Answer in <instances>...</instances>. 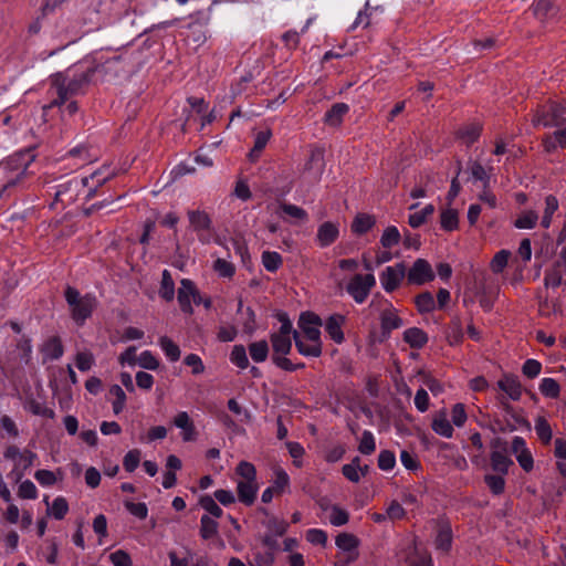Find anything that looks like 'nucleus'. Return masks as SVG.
I'll use <instances>...</instances> for the list:
<instances>
[{"label":"nucleus","instance_id":"nucleus-1","mask_svg":"<svg viewBox=\"0 0 566 566\" xmlns=\"http://www.w3.org/2000/svg\"><path fill=\"white\" fill-rule=\"evenodd\" d=\"M92 71H70L64 73H56L51 76V88L49 93L53 96L52 102L46 106L52 108L62 106L66 101L81 93L84 86L90 82Z\"/></svg>","mask_w":566,"mask_h":566},{"label":"nucleus","instance_id":"nucleus-2","mask_svg":"<svg viewBox=\"0 0 566 566\" xmlns=\"http://www.w3.org/2000/svg\"><path fill=\"white\" fill-rule=\"evenodd\" d=\"M34 154L30 149H25L10 156L0 166L4 175V181L1 186L0 197L13 189L22 188L29 177V167L34 160Z\"/></svg>","mask_w":566,"mask_h":566},{"label":"nucleus","instance_id":"nucleus-3","mask_svg":"<svg viewBox=\"0 0 566 566\" xmlns=\"http://www.w3.org/2000/svg\"><path fill=\"white\" fill-rule=\"evenodd\" d=\"M112 177V172H108L107 175L103 176V172L98 170L93 172L90 177H85L81 180L76 178L67 180L56 187L55 201H60L62 203H71L76 199L77 191L81 186H88L91 180L92 182L96 184V187H98L105 184Z\"/></svg>","mask_w":566,"mask_h":566},{"label":"nucleus","instance_id":"nucleus-4","mask_svg":"<svg viewBox=\"0 0 566 566\" xmlns=\"http://www.w3.org/2000/svg\"><path fill=\"white\" fill-rule=\"evenodd\" d=\"M65 300L71 310L72 318L78 325H82L91 316L96 306L95 296L91 294L82 296L80 292L72 286H67L65 290Z\"/></svg>","mask_w":566,"mask_h":566},{"label":"nucleus","instance_id":"nucleus-5","mask_svg":"<svg viewBox=\"0 0 566 566\" xmlns=\"http://www.w3.org/2000/svg\"><path fill=\"white\" fill-rule=\"evenodd\" d=\"M534 126L554 127L566 122V106L549 102L536 111L533 119Z\"/></svg>","mask_w":566,"mask_h":566},{"label":"nucleus","instance_id":"nucleus-6","mask_svg":"<svg viewBox=\"0 0 566 566\" xmlns=\"http://www.w3.org/2000/svg\"><path fill=\"white\" fill-rule=\"evenodd\" d=\"M376 285V277L373 273L355 274L347 284L346 291L358 304L364 303Z\"/></svg>","mask_w":566,"mask_h":566},{"label":"nucleus","instance_id":"nucleus-7","mask_svg":"<svg viewBox=\"0 0 566 566\" xmlns=\"http://www.w3.org/2000/svg\"><path fill=\"white\" fill-rule=\"evenodd\" d=\"M32 345L30 339L21 338L15 347V350L10 354L12 357H8L7 361L1 365L2 373L8 376L15 368L22 365H28L31 360Z\"/></svg>","mask_w":566,"mask_h":566},{"label":"nucleus","instance_id":"nucleus-8","mask_svg":"<svg viewBox=\"0 0 566 566\" xmlns=\"http://www.w3.org/2000/svg\"><path fill=\"white\" fill-rule=\"evenodd\" d=\"M406 275V266L402 262L387 266L379 275L382 289L390 293L395 291L402 282Z\"/></svg>","mask_w":566,"mask_h":566},{"label":"nucleus","instance_id":"nucleus-9","mask_svg":"<svg viewBox=\"0 0 566 566\" xmlns=\"http://www.w3.org/2000/svg\"><path fill=\"white\" fill-rule=\"evenodd\" d=\"M410 284L422 285L434 279L431 265L424 259H417L407 274Z\"/></svg>","mask_w":566,"mask_h":566},{"label":"nucleus","instance_id":"nucleus-10","mask_svg":"<svg viewBox=\"0 0 566 566\" xmlns=\"http://www.w3.org/2000/svg\"><path fill=\"white\" fill-rule=\"evenodd\" d=\"M321 325L322 321L319 316L314 313L306 312L300 316L298 326L310 342L321 340V332L318 328Z\"/></svg>","mask_w":566,"mask_h":566},{"label":"nucleus","instance_id":"nucleus-11","mask_svg":"<svg viewBox=\"0 0 566 566\" xmlns=\"http://www.w3.org/2000/svg\"><path fill=\"white\" fill-rule=\"evenodd\" d=\"M511 448L521 468L526 472L532 471L534 467V460L531 451L526 448L524 438L518 436L514 437Z\"/></svg>","mask_w":566,"mask_h":566},{"label":"nucleus","instance_id":"nucleus-12","mask_svg":"<svg viewBox=\"0 0 566 566\" xmlns=\"http://www.w3.org/2000/svg\"><path fill=\"white\" fill-rule=\"evenodd\" d=\"M379 319L381 334L385 337H388L394 329H398L403 325L402 319L398 315V311L391 304H388V306L380 312Z\"/></svg>","mask_w":566,"mask_h":566},{"label":"nucleus","instance_id":"nucleus-13","mask_svg":"<svg viewBox=\"0 0 566 566\" xmlns=\"http://www.w3.org/2000/svg\"><path fill=\"white\" fill-rule=\"evenodd\" d=\"M197 293V287L189 279H182L178 289V302L180 308L186 314H192V296Z\"/></svg>","mask_w":566,"mask_h":566},{"label":"nucleus","instance_id":"nucleus-14","mask_svg":"<svg viewBox=\"0 0 566 566\" xmlns=\"http://www.w3.org/2000/svg\"><path fill=\"white\" fill-rule=\"evenodd\" d=\"M496 386L514 401L520 400L522 397V385L515 375L504 374L502 378L497 380Z\"/></svg>","mask_w":566,"mask_h":566},{"label":"nucleus","instance_id":"nucleus-15","mask_svg":"<svg viewBox=\"0 0 566 566\" xmlns=\"http://www.w3.org/2000/svg\"><path fill=\"white\" fill-rule=\"evenodd\" d=\"M188 219L190 227L198 233L199 240L205 242L203 231L210 230L211 228L209 216L201 210H189Z\"/></svg>","mask_w":566,"mask_h":566},{"label":"nucleus","instance_id":"nucleus-16","mask_svg":"<svg viewBox=\"0 0 566 566\" xmlns=\"http://www.w3.org/2000/svg\"><path fill=\"white\" fill-rule=\"evenodd\" d=\"M335 544L339 549L348 553V557L345 563L354 562L357 558V547L359 542L355 535L342 533L337 535Z\"/></svg>","mask_w":566,"mask_h":566},{"label":"nucleus","instance_id":"nucleus-17","mask_svg":"<svg viewBox=\"0 0 566 566\" xmlns=\"http://www.w3.org/2000/svg\"><path fill=\"white\" fill-rule=\"evenodd\" d=\"M174 424L182 430V440L193 441L197 438V431L196 427L193 424V421L190 419L188 412L180 411L176 415L174 418Z\"/></svg>","mask_w":566,"mask_h":566},{"label":"nucleus","instance_id":"nucleus-18","mask_svg":"<svg viewBox=\"0 0 566 566\" xmlns=\"http://www.w3.org/2000/svg\"><path fill=\"white\" fill-rule=\"evenodd\" d=\"M259 486L256 481H238L237 483V493L238 499L244 505H252L256 499Z\"/></svg>","mask_w":566,"mask_h":566},{"label":"nucleus","instance_id":"nucleus-19","mask_svg":"<svg viewBox=\"0 0 566 566\" xmlns=\"http://www.w3.org/2000/svg\"><path fill=\"white\" fill-rule=\"evenodd\" d=\"M339 231L337 224L333 222H324L318 227L316 240L322 248L328 247L336 241Z\"/></svg>","mask_w":566,"mask_h":566},{"label":"nucleus","instance_id":"nucleus-20","mask_svg":"<svg viewBox=\"0 0 566 566\" xmlns=\"http://www.w3.org/2000/svg\"><path fill=\"white\" fill-rule=\"evenodd\" d=\"M431 428L437 434L447 439L452 438L454 432L452 423L449 421L444 409L434 415Z\"/></svg>","mask_w":566,"mask_h":566},{"label":"nucleus","instance_id":"nucleus-21","mask_svg":"<svg viewBox=\"0 0 566 566\" xmlns=\"http://www.w3.org/2000/svg\"><path fill=\"white\" fill-rule=\"evenodd\" d=\"M36 454L30 450H23L20 458L14 463V469L11 471L10 476H13L15 482H19L24 475V471L33 465Z\"/></svg>","mask_w":566,"mask_h":566},{"label":"nucleus","instance_id":"nucleus-22","mask_svg":"<svg viewBox=\"0 0 566 566\" xmlns=\"http://www.w3.org/2000/svg\"><path fill=\"white\" fill-rule=\"evenodd\" d=\"M345 322V317L339 314H334L329 316L325 323V331L329 335V337L337 344L344 342V333H343V324Z\"/></svg>","mask_w":566,"mask_h":566},{"label":"nucleus","instance_id":"nucleus-23","mask_svg":"<svg viewBox=\"0 0 566 566\" xmlns=\"http://www.w3.org/2000/svg\"><path fill=\"white\" fill-rule=\"evenodd\" d=\"M482 132V125L478 122L464 124L457 132V137L465 145L478 140Z\"/></svg>","mask_w":566,"mask_h":566},{"label":"nucleus","instance_id":"nucleus-24","mask_svg":"<svg viewBox=\"0 0 566 566\" xmlns=\"http://www.w3.org/2000/svg\"><path fill=\"white\" fill-rule=\"evenodd\" d=\"M293 338L300 354L308 357H318L322 354L321 340L307 344L300 337L298 332L296 331H293Z\"/></svg>","mask_w":566,"mask_h":566},{"label":"nucleus","instance_id":"nucleus-25","mask_svg":"<svg viewBox=\"0 0 566 566\" xmlns=\"http://www.w3.org/2000/svg\"><path fill=\"white\" fill-rule=\"evenodd\" d=\"M403 340L411 347L420 349L428 343V335L418 327H410L403 332Z\"/></svg>","mask_w":566,"mask_h":566},{"label":"nucleus","instance_id":"nucleus-26","mask_svg":"<svg viewBox=\"0 0 566 566\" xmlns=\"http://www.w3.org/2000/svg\"><path fill=\"white\" fill-rule=\"evenodd\" d=\"M41 353L44 358L50 360H56L63 356L64 348L59 337H50L42 346Z\"/></svg>","mask_w":566,"mask_h":566},{"label":"nucleus","instance_id":"nucleus-27","mask_svg":"<svg viewBox=\"0 0 566 566\" xmlns=\"http://www.w3.org/2000/svg\"><path fill=\"white\" fill-rule=\"evenodd\" d=\"M349 111V106L345 103L334 104L325 114L324 122L329 126L340 125L343 117Z\"/></svg>","mask_w":566,"mask_h":566},{"label":"nucleus","instance_id":"nucleus-28","mask_svg":"<svg viewBox=\"0 0 566 566\" xmlns=\"http://www.w3.org/2000/svg\"><path fill=\"white\" fill-rule=\"evenodd\" d=\"M511 465H513V461L505 452L495 450L491 453V467L495 472L505 475Z\"/></svg>","mask_w":566,"mask_h":566},{"label":"nucleus","instance_id":"nucleus-29","mask_svg":"<svg viewBox=\"0 0 566 566\" xmlns=\"http://www.w3.org/2000/svg\"><path fill=\"white\" fill-rule=\"evenodd\" d=\"M375 218L367 213H358L352 223L354 233L361 235L368 232L375 224Z\"/></svg>","mask_w":566,"mask_h":566},{"label":"nucleus","instance_id":"nucleus-30","mask_svg":"<svg viewBox=\"0 0 566 566\" xmlns=\"http://www.w3.org/2000/svg\"><path fill=\"white\" fill-rule=\"evenodd\" d=\"M440 224L446 231H453L459 226V214L453 208H446L440 213Z\"/></svg>","mask_w":566,"mask_h":566},{"label":"nucleus","instance_id":"nucleus-31","mask_svg":"<svg viewBox=\"0 0 566 566\" xmlns=\"http://www.w3.org/2000/svg\"><path fill=\"white\" fill-rule=\"evenodd\" d=\"M538 214L535 210H523L514 221L517 229H533L537 224Z\"/></svg>","mask_w":566,"mask_h":566},{"label":"nucleus","instance_id":"nucleus-32","mask_svg":"<svg viewBox=\"0 0 566 566\" xmlns=\"http://www.w3.org/2000/svg\"><path fill=\"white\" fill-rule=\"evenodd\" d=\"M159 295L165 301H172L175 296V283L171 274L168 270H164L161 274V283L159 289Z\"/></svg>","mask_w":566,"mask_h":566},{"label":"nucleus","instance_id":"nucleus-33","mask_svg":"<svg viewBox=\"0 0 566 566\" xmlns=\"http://www.w3.org/2000/svg\"><path fill=\"white\" fill-rule=\"evenodd\" d=\"M272 137V132L270 128L264 130H260L255 134L254 145L250 151V158L253 160L259 157L260 153L265 148L270 138Z\"/></svg>","mask_w":566,"mask_h":566},{"label":"nucleus","instance_id":"nucleus-34","mask_svg":"<svg viewBox=\"0 0 566 566\" xmlns=\"http://www.w3.org/2000/svg\"><path fill=\"white\" fill-rule=\"evenodd\" d=\"M271 343L273 355H287L291 352L292 342L290 336L271 334Z\"/></svg>","mask_w":566,"mask_h":566},{"label":"nucleus","instance_id":"nucleus-35","mask_svg":"<svg viewBox=\"0 0 566 566\" xmlns=\"http://www.w3.org/2000/svg\"><path fill=\"white\" fill-rule=\"evenodd\" d=\"M558 209V200L555 196L549 195L545 198V209L543 212V217L541 220V226L545 229H548L552 223L553 214Z\"/></svg>","mask_w":566,"mask_h":566},{"label":"nucleus","instance_id":"nucleus-36","mask_svg":"<svg viewBox=\"0 0 566 566\" xmlns=\"http://www.w3.org/2000/svg\"><path fill=\"white\" fill-rule=\"evenodd\" d=\"M261 261L264 269L272 273L276 272L283 263L282 256L275 251L262 252Z\"/></svg>","mask_w":566,"mask_h":566},{"label":"nucleus","instance_id":"nucleus-37","mask_svg":"<svg viewBox=\"0 0 566 566\" xmlns=\"http://www.w3.org/2000/svg\"><path fill=\"white\" fill-rule=\"evenodd\" d=\"M535 432L538 439L544 443L548 444L552 441L553 432L551 424L544 417H537L534 426Z\"/></svg>","mask_w":566,"mask_h":566},{"label":"nucleus","instance_id":"nucleus-38","mask_svg":"<svg viewBox=\"0 0 566 566\" xmlns=\"http://www.w3.org/2000/svg\"><path fill=\"white\" fill-rule=\"evenodd\" d=\"M109 395L114 397L112 401L113 412L119 415L125 408L126 394L119 385H113L109 388Z\"/></svg>","mask_w":566,"mask_h":566},{"label":"nucleus","instance_id":"nucleus-39","mask_svg":"<svg viewBox=\"0 0 566 566\" xmlns=\"http://www.w3.org/2000/svg\"><path fill=\"white\" fill-rule=\"evenodd\" d=\"M249 352L255 363H262L268 358L269 345L266 340L254 342L249 345Z\"/></svg>","mask_w":566,"mask_h":566},{"label":"nucleus","instance_id":"nucleus-40","mask_svg":"<svg viewBox=\"0 0 566 566\" xmlns=\"http://www.w3.org/2000/svg\"><path fill=\"white\" fill-rule=\"evenodd\" d=\"M218 522L205 514L200 518V535L203 539H209L218 533Z\"/></svg>","mask_w":566,"mask_h":566},{"label":"nucleus","instance_id":"nucleus-41","mask_svg":"<svg viewBox=\"0 0 566 566\" xmlns=\"http://www.w3.org/2000/svg\"><path fill=\"white\" fill-rule=\"evenodd\" d=\"M159 346L170 361H177L180 358L179 346L167 336L159 338Z\"/></svg>","mask_w":566,"mask_h":566},{"label":"nucleus","instance_id":"nucleus-42","mask_svg":"<svg viewBox=\"0 0 566 566\" xmlns=\"http://www.w3.org/2000/svg\"><path fill=\"white\" fill-rule=\"evenodd\" d=\"M69 512L67 501L63 496H57L53 500L52 505L49 506L48 513L55 520H63Z\"/></svg>","mask_w":566,"mask_h":566},{"label":"nucleus","instance_id":"nucleus-43","mask_svg":"<svg viewBox=\"0 0 566 566\" xmlns=\"http://www.w3.org/2000/svg\"><path fill=\"white\" fill-rule=\"evenodd\" d=\"M280 209L282 210V212L284 214H286L291 219L298 220V221H307V219H308L307 212L298 206L287 203V202H282V203H280Z\"/></svg>","mask_w":566,"mask_h":566},{"label":"nucleus","instance_id":"nucleus-44","mask_svg":"<svg viewBox=\"0 0 566 566\" xmlns=\"http://www.w3.org/2000/svg\"><path fill=\"white\" fill-rule=\"evenodd\" d=\"M434 212L433 205H427L422 210L411 213L408 219V223L411 228H419L422 226L427 218Z\"/></svg>","mask_w":566,"mask_h":566},{"label":"nucleus","instance_id":"nucleus-45","mask_svg":"<svg viewBox=\"0 0 566 566\" xmlns=\"http://www.w3.org/2000/svg\"><path fill=\"white\" fill-rule=\"evenodd\" d=\"M230 361L241 369H245L249 366L247 350L243 345L233 346L230 354Z\"/></svg>","mask_w":566,"mask_h":566},{"label":"nucleus","instance_id":"nucleus-46","mask_svg":"<svg viewBox=\"0 0 566 566\" xmlns=\"http://www.w3.org/2000/svg\"><path fill=\"white\" fill-rule=\"evenodd\" d=\"M484 482L493 494L500 495L504 492V488H505L504 475H502L500 473L496 475L495 474H486L484 476Z\"/></svg>","mask_w":566,"mask_h":566},{"label":"nucleus","instance_id":"nucleus-47","mask_svg":"<svg viewBox=\"0 0 566 566\" xmlns=\"http://www.w3.org/2000/svg\"><path fill=\"white\" fill-rule=\"evenodd\" d=\"M539 390L547 398H557L560 387L554 378H543L539 384Z\"/></svg>","mask_w":566,"mask_h":566},{"label":"nucleus","instance_id":"nucleus-48","mask_svg":"<svg viewBox=\"0 0 566 566\" xmlns=\"http://www.w3.org/2000/svg\"><path fill=\"white\" fill-rule=\"evenodd\" d=\"M399 241H400V233L395 226H390V227L386 228L380 238V243L386 249H390V248L397 245L399 243Z\"/></svg>","mask_w":566,"mask_h":566},{"label":"nucleus","instance_id":"nucleus-49","mask_svg":"<svg viewBox=\"0 0 566 566\" xmlns=\"http://www.w3.org/2000/svg\"><path fill=\"white\" fill-rule=\"evenodd\" d=\"M378 8H373L370 6V2L369 0L366 1L365 6H364V9L360 10L354 21V23L352 24L350 29L354 30L358 27H364V28H367L369 24H370V15H371V12L373 10H377Z\"/></svg>","mask_w":566,"mask_h":566},{"label":"nucleus","instance_id":"nucleus-50","mask_svg":"<svg viewBox=\"0 0 566 566\" xmlns=\"http://www.w3.org/2000/svg\"><path fill=\"white\" fill-rule=\"evenodd\" d=\"M471 176L474 180L481 181L485 188L490 182V175L488 170L479 161H472L469 164Z\"/></svg>","mask_w":566,"mask_h":566},{"label":"nucleus","instance_id":"nucleus-51","mask_svg":"<svg viewBox=\"0 0 566 566\" xmlns=\"http://www.w3.org/2000/svg\"><path fill=\"white\" fill-rule=\"evenodd\" d=\"M200 506L207 511L211 516L218 518L222 516V509L217 504L214 497L210 495H203L199 500Z\"/></svg>","mask_w":566,"mask_h":566},{"label":"nucleus","instance_id":"nucleus-52","mask_svg":"<svg viewBox=\"0 0 566 566\" xmlns=\"http://www.w3.org/2000/svg\"><path fill=\"white\" fill-rule=\"evenodd\" d=\"M375 449H376V442H375L374 434L370 431L365 430L363 432L360 441H359V446H358L359 452L363 454L369 455L375 451Z\"/></svg>","mask_w":566,"mask_h":566},{"label":"nucleus","instance_id":"nucleus-53","mask_svg":"<svg viewBox=\"0 0 566 566\" xmlns=\"http://www.w3.org/2000/svg\"><path fill=\"white\" fill-rule=\"evenodd\" d=\"M434 298L431 293L424 292L416 297V305L420 313H429L434 310Z\"/></svg>","mask_w":566,"mask_h":566},{"label":"nucleus","instance_id":"nucleus-54","mask_svg":"<svg viewBox=\"0 0 566 566\" xmlns=\"http://www.w3.org/2000/svg\"><path fill=\"white\" fill-rule=\"evenodd\" d=\"M142 452L138 449L129 450L123 460V467L127 472H134L139 465Z\"/></svg>","mask_w":566,"mask_h":566},{"label":"nucleus","instance_id":"nucleus-55","mask_svg":"<svg viewBox=\"0 0 566 566\" xmlns=\"http://www.w3.org/2000/svg\"><path fill=\"white\" fill-rule=\"evenodd\" d=\"M95 363L94 355L91 352L84 350L78 352L75 357V364L78 370L87 371L90 370Z\"/></svg>","mask_w":566,"mask_h":566},{"label":"nucleus","instance_id":"nucleus-56","mask_svg":"<svg viewBox=\"0 0 566 566\" xmlns=\"http://www.w3.org/2000/svg\"><path fill=\"white\" fill-rule=\"evenodd\" d=\"M359 470H361L359 467V458L356 457L350 463L343 467L342 472L346 479L356 483L360 480Z\"/></svg>","mask_w":566,"mask_h":566},{"label":"nucleus","instance_id":"nucleus-57","mask_svg":"<svg viewBox=\"0 0 566 566\" xmlns=\"http://www.w3.org/2000/svg\"><path fill=\"white\" fill-rule=\"evenodd\" d=\"M533 10L538 19L544 20L552 14L554 7L549 0H535Z\"/></svg>","mask_w":566,"mask_h":566},{"label":"nucleus","instance_id":"nucleus-58","mask_svg":"<svg viewBox=\"0 0 566 566\" xmlns=\"http://www.w3.org/2000/svg\"><path fill=\"white\" fill-rule=\"evenodd\" d=\"M468 420V416H467V411H465V407L463 403H455L453 407H452V410H451V421L452 423L458 427V428H461L465 424Z\"/></svg>","mask_w":566,"mask_h":566},{"label":"nucleus","instance_id":"nucleus-59","mask_svg":"<svg viewBox=\"0 0 566 566\" xmlns=\"http://www.w3.org/2000/svg\"><path fill=\"white\" fill-rule=\"evenodd\" d=\"M452 534L450 528H441L436 538V547L440 551L448 552L451 547Z\"/></svg>","mask_w":566,"mask_h":566},{"label":"nucleus","instance_id":"nucleus-60","mask_svg":"<svg viewBox=\"0 0 566 566\" xmlns=\"http://www.w3.org/2000/svg\"><path fill=\"white\" fill-rule=\"evenodd\" d=\"M266 527L273 535L283 536L287 532L289 523L277 517H271L266 522Z\"/></svg>","mask_w":566,"mask_h":566},{"label":"nucleus","instance_id":"nucleus-61","mask_svg":"<svg viewBox=\"0 0 566 566\" xmlns=\"http://www.w3.org/2000/svg\"><path fill=\"white\" fill-rule=\"evenodd\" d=\"M396 464L395 453L389 450L380 451L378 455V467L382 471H390Z\"/></svg>","mask_w":566,"mask_h":566},{"label":"nucleus","instance_id":"nucleus-62","mask_svg":"<svg viewBox=\"0 0 566 566\" xmlns=\"http://www.w3.org/2000/svg\"><path fill=\"white\" fill-rule=\"evenodd\" d=\"M18 495L21 499L35 500L38 497L36 486L32 481L25 480L20 483Z\"/></svg>","mask_w":566,"mask_h":566},{"label":"nucleus","instance_id":"nucleus-63","mask_svg":"<svg viewBox=\"0 0 566 566\" xmlns=\"http://www.w3.org/2000/svg\"><path fill=\"white\" fill-rule=\"evenodd\" d=\"M349 515L347 511L337 505L332 506L329 522L334 526H342L348 522Z\"/></svg>","mask_w":566,"mask_h":566},{"label":"nucleus","instance_id":"nucleus-64","mask_svg":"<svg viewBox=\"0 0 566 566\" xmlns=\"http://www.w3.org/2000/svg\"><path fill=\"white\" fill-rule=\"evenodd\" d=\"M237 473L242 478V481H255L256 471L252 463L241 461L237 467Z\"/></svg>","mask_w":566,"mask_h":566}]
</instances>
